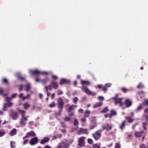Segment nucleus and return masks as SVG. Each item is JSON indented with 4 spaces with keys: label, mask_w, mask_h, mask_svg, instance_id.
<instances>
[{
    "label": "nucleus",
    "mask_w": 148,
    "mask_h": 148,
    "mask_svg": "<svg viewBox=\"0 0 148 148\" xmlns=\"http://www.w3.org/2000/svg\"><path fill=\"white\" fill-rule=\"evenodd\" d=\"M18 110L21 112L22 115L21 119L20 121V124L22 126H24L26 124V122L27 121V117L25 116L26 112L24 110H21L19 109Z\"/></svg>",
    "instance_id": "1"
},
{
    "label": "nucleus",
    "mask_w": 148,
    "mask_h": 148,
    "mask_svg": "<svg viewBox=\"0 0 148 148\" xmlns=\"http://www.w3.org/2000/svg\"><path fill=\"white\" fill-rule=\"evenodd\" d=\"M69 147V144L68 143L62 142L60 143L55 147L56 148H68Z\"/></svg>",
    "instance_id": "2"
},
{
    "label": "nucleus",
    "mask_w": 148,
    "mask_h": 148,
    "mask_svg": "<svg viewBox=\"0 0 148 148\" xmlns=\"http://www.w3.org/2000/svg\"><path fill=\"white\" fill-rule=\"evenodd\" d=\"M103 131L102 130H99L93 134V136L95 140H97L100 138L101 136V132Z\"/></svg>",
    "instance_id": "3"
},
{
    "label": "nucleus",
    "mask_w": 148,
    "mask_h": 148,
    "mask_svg": "<svg viewBox=\"0 0 148 148\" xmlns=\"http://www.w3.org/2000/svg\"><path fill=\"white\" fill-rule=\"evenodd\" d=\"M81 88L82 91L85 92L88 95H91L92 96L96 95V93L95 92H92L89 89L86 87L82 86Z\"/></svg>",
    "instance_id": "4"
},
{
    "label": "nucleus",
    "mask_w": 148,
    "mask_h": 148,
    "mask_svg": "<svg viewBox=\"0 0 148 148\" xmlns=\"http://www.w3.org/2000/svg\"><path fill=\"white\" fill-rule=\"evenodd\" d=\"M10 116L14 120L17 119L18 117V113L16 112H14L12 110H10Z\"/></svg>",
    "instance_id": "5"
},
{
    "label": "nucleus",
    "mask_w": 148,
    "mask_h": 148,
    "mask_svg": "<svg viewBox=\"0 0 148 148\" xmlns=\"http://www.w3.org/2000/svg\"><path fill=\"white\" fill-rule=\"evenodd\" d=\"M123 99V98H118L116 97H115L114 100L115 104L116 105L119 104V106H122L124 104L122 102V100Z\"/></svg>",
    "instance_id": "6"
},
{
    "label": "nucleus",
    "mask_w": 148,
    "mask_h": 148,
    "mask_svg": "<svg viewBox=\"0 0 148 148\" xmlns=\"http://www.w3.org/2000/svg\"><path fill=\"white\" fill-rule=\"evenodd\" d=\"M57 102L59 109H63L64 104L63 99L61 98H59L57 100Z\"/></svg>",
    "instance_id": "7"
},
{
    "label": "nucleus",
    "mask_w": 148,
    "mask_h": 148,
    "mask_svg": "<svg viewBox=\"0 0 148 148\" xmlns=\"http://www.w3.org/2000/svg\"><path fill=\"white\" fill-rule=\"evenodd\" d=\"M85 137H82L78 140V144L79 146L83 147L85 145L84 139Z\"/></svg>",
    "instance_id": "8"
},
{
    "label": "nucleus",
    "mask_w": 148,
    "mask_h": 148,
    "mask_svg": "<svg viewBox=\"0 0 148 148\" xmlns=\"http://www.w3.org/2000/svg\"><path fill=\"white\" fill-rule=\"evenodd\" d=\"M36 136V134L33 131H30L27 133L26 136L23 138L24 139L25 138H27L32 136Z\"/></svg>",
    "instance_id": "9"
},
{
    "label": "nucleus",
    "mask_w": 148,
    "mask_h": 148,
    "mask_svg": "<svg viewBox=\"0 0 148 148\" xmlns=\"http://www.w3.org/2000/svg\"><path fill=\"white\" fill-rule=\"evenodd\" d=\"M102 128L103 130H110L111 129L112 127L108 123H106L102 126Z\"/></svg>",
    "instance_id": "10"
},
{
    "label": "nucleus",
    "mask_w": 148,
    "mask_h": 148,
    "mask_svg": "<svg viewBox=\"0 0 148 148\" xmlns=\"http://www.w3.org/2000/svg\"><path fill=\"white\" fill-rule=\"evenodd\" d=\"M88 130L86 129L81 128L78 132L77 134H88Z\"/></svg>",
    "instance_id": "11"
},
{
    "label": "nucleus",
    "mask_w": 148,
    "mask_h": 148,
    "mask_svg": "<svg viewBox=\"0 0 148 148\" xmlns=\"http://www.w3.org/2000/svg\"><path fill=\"white\" fill-rule=\"evenodd\" d=\"M24 87L26 88L25 91L27 92L29 91L31 88V84L29 83H27L24 86Z\"/></svg>",
    "instance_id": "12"
},
{
    "label": "nucleus",
    "mask_w": 148,
    "mask_h": 148,
    "mask_svg": "<svg viewBox=\"0 0 148 148\" xmlns=\"http://www.w3.org/2000/svg\"><path fill=\"white\" fill-rule=\"evenodd\" d=\"M70 81L69 80L66 79H62L60 81V84L61 85H63L65 84H69L70 83Z\"/></svg>",
    "instance_id": "13"
},
{
    "label": "nucleus",
    "mask_w": 148,
    "mask_h": 148,
    "mask_svg": "<svg viewBox=\"0 0 148 148\" xmlns=\"http://www.w3.org/2000/svg\"><path fill=\"white\" fill-rule=\"evenodd\" d=\"M50 140V138L48 137H45L41 140L40 143L42 144H44L45 143L48 142Z\"/></svg>",
    "instance_id": "14"
},
{
    "label": "nucleus",
    "mask_w": 148,
    "mask_h": 148,
    "mask_svg": "<svg viewBox=\"0 0 148 148\" xmlns=\"http://www.w3.org/2000/svg\"><path fill=\"white\" fill-rule=\"evenodd\" d=\"M37 143V137H35L31 139L30 143L31 145H34Z\"/></svg>",
    "instance_id": "15"
},
{
    "label": "nucleus",
    "mask_w": 148,
    "mask_h": 148,
    "mask_svg": "<svg viewBox=\"0 0 148 148\" xmlns=\"http://www.w3.org/2000/svg\"><path fill=\"white\" fill-rule=\"evenodd\" d=\"M144 107V104L143 103H142L138 106L136 110H135V111L136 112H139Z\"/></svg>",
    "instance_id": "16"
},
{
    "label": "nucleus",
    "mask_w": 148,
    "mask_h": 148,
    "mask_svg": "<svg viewBox=\"0 0 148 148\" xmlns=\"http://www.w3.org/2000/svg\"><path fill=\"white\" fill-rule=\"evenodd\" d=\"M124 104L126 105V107H128L131 106L132 102L131 101L127 99L125 101Z\"/></svg>",
    "instance_id": "17"
},
{
    "label": "nucleus",
    "mask_w": 148,
    "mask_h": 148,
    "mask_svg": "<svg viewBox=\"0 0 148 148\" xmlns=\"http://www.w3.org/2000/svg\"><path fill=\"white\" fill-rule=\"evenodd\" d=\"M144 133L143 131H141L140 132H136L135 133V136L137 138L141 137L142 136V134Z\"/></svg>",
    "instance_id": "18"
},
{
    "label": "nucleus",
    "mask_w": 148,
    "mask_h": 148,
    "mask_svg": "<svg viewBox=\"0 0 148 148\" xmlns=\"http://www.w3.org/2000/svg\"><path fill=\"white\" fill-rule=\"evenodd\" d=\"M111 86V84L108 83L106 84L105 85V87L102 88L103 90L105 92L107 90V88L110 87Z\"/></svg>",
    "instance_id": "19"
},
{
    "label": "nucleus",
    "mask_w": 148,
    "mask_h": 148,
    "mask_svg": "<svg viewBox=\"0 0 148 148\" xmlns=\"http://www.w3.org/2000/svg\"><path fill=\"white\" fill-rule=\"evenodd\" d=\"M102 105V103L101 102H97L95 104L93 105V108H96L99 107L100 106Z\"/></svg>",
    "instance_id": "20"
},
{
    "label": "nucleus",
    "mask_w": 148,
    "mask_h": 148,
    "mask_svg": "<svg viewBox=\"0 0 148 148\" xmlns=\"http://www.w3.org/2000/svg\"><path fill=\"white\" fill-rule=\"evenodd\" d=\"M16 130L15 128L12 129L9 133L10 136H12L16 134Z\"/></svg>",
    "instance_id": "21"
},
{
    "label": "nucleus",
    "mask_w": 148,
    "mask_h": 148,
    "mask_svg": "<svg viewBox=\"0 0 148 148\" xmlns=\"http://www.w3.org/2000/svg\"><path fill=\"white\" fill-rule=\"evenodd\" d=\"M5 90L2 88H0V95L3 96V97L6 96L8 94H4L3 92Z\"/></svg>",
    "instance_id": "22"
},
{
    "label": "nucleus",
    "mask_w": 148,
    "mask_h": 148,
    "mask_svg": "<svg viewBox=\"0 0 148 148\" xmlns=\"http://www.w3.org/2000/svg\"><path fill=\"white\" fill-rule=\"evenodd\" d=\"M51 84L54 89H56L58 88V85L57 82L52 81Z\"/></svg>",
    "instance_id": "23"
},
{
    "label": "nucleus",
    "mask_w": 148,
    "mask_h": 148,
    "mask_svg": "<svg viewBox=\"0 0 148 148\" xmlns=\"http://www.w3.org/2000/svg\"><path fill=\"white\" fill-rule=\"evenodd\" d=\"M81 83L83 85H86L89 86L90 85V82L85 80H81Z\"/></svg>",
    "instance_id": "24"
},
{
    "label": "nucleus",
    "mask_w": 148,
    "mask_h": 148,
    "mask_svg": "<svg viewBox=\"0 0 148 148\" xmlns=\"http://www.w3.org/2000/svg\"><path fill=\"white\" fill-rule=\"evenodd\" d=\"M116 112L114 110H111L109 115V118L110 119L112 116L116 115Z\"/></svg>",
    "instance_id": "25"
},
{
    "label": "nucleus",
    "mask_w": 148,
    "mask_h": 148,
    "mask_svg": "<svg viewBox=\"0 0 148 148\" xmlns=\"http://www.w3.org/2000/svg\"><path fill=\"white\" fill-rule=\"evenodd\" d=\"M29 71L30 73L32 75H37V70H35L34 71L32 70H29Z\"/></svg>",
    "instance_id": "26"
},
{
    "label": "nucleus",
    "mask_w": 148,
    "mask_h": 148,
    "mask_svg": "<svg viewBox=\"0 0 148 148\" xmlns=\"http://www.w3.org/2000/svg\"><path fill=\"white\" fill-rule=\"evenodd\" d=\"M16 76L18 77V79L21 81H23L25 79L23 77L20 76V73H18L16 74Z\"/></svg>",
    "instance_id": "27"
},
{
    "label": "nucleus",
    "mask_w": 148,
    "mask_h": 148,
    "mask_svg": "<svg viewBox=\"0 0 148 148\" xmlns=\"http://www.w3.org/2000/svg\"><path fill=\"white\" fill-rule=\"evenodd\" d=\"M30 106V105L27 102L24 103L23 105L24 108L26 109H27Z\"/></svg>",
    "instance_id": "28"
},
{
    "label": "nucleus",
    "mask_w": 148,
    "mask_h": 148,
    "mask_svg": "<svg viewBox=\"0 0 148 148\" xmlns=\"http://www.w3.org/2000/svg\"><path fill=\"white\" fill-rule=\"evenodd\" d=\"M90 113V111L88 110H86L84 113V117H88L89 116Z\"/></svg>",
    "instance_id": "29"
},
{
    "label": "nucleus",
    "mask_w": 148,
    "mask_h": 148,
    "mask_svg": "<svg viewBox=\"0 0 148 148\" xmlns=\"http://www.w3.org/2000/svg\"><path fill=\"white\" fill-rule=\"evenodd\" d=\"M97 126V124L95 123H94L93 124L91 125L90 126V129L91 130L96 127Z\"/></svg>",
    "instance_id": "30"
},
{
    "label": "nucleus",
    "mask_w": 148,
    "mask_h": 148,
    "mask_svg": "<svg viewBox=\"0 0 148 148\" xmlns=\"http://www.w3.org/2000/svg\"><path fill=\"white\" fill-rule=\"evenodd\" d=\"M38 75L39 74H44L45 75H47L49 73L46 72H42L41 71L38 70Z\"/></svg>",
    "instance_id": "31"
},
{
    "label": "nucleus",
    "mask_w": 148,
    "mask_h": 148,
    "mask_svg": "<svg viewBox=\"0 0 148 148\" xmlns=\"http://www.w3.org/2000/svg\"><path fill=\"white\" fill-rule=\"evenodd\" d=\"M56 105V103L54 102H53L49 104V106L50 108H52L55 107Z\"/></svg>",
    "instance_id": "32"
},
{
    "label": "nucleus",
    "mask_w": 148,
    "mask_h": 148,
    "mask_svg": "<svg viewBox=\"0 0 148 148\" xmlns=\"http://www.w3.org/2000/svg\"><path fill=\"white\" fill-rule=\"evenodd\" d=\"M10 146L11 148H15V143L14 141H11L10 142Z\"/></svg>",
    "instance_id": "33"
},
{
    "label": "nucleus",
    "mask_w": 148,
    "mask_h": 148,
    "mask_svg": "<svg viewBox=\"0 0 148 148\" xmlns=\"http://www.w3.org/2000/svg\"><path fill=\"white\" fill-rule=\"evenodd\" d=\"M78 123L79 122L78 120L77 119H75L73 124L75 126H76L77 127V128H78V126H77V125L78 124Z\"/></svg>",
    "instance_id": "34"
},
{
    "label": "nucleus",
    "mask_w": 148,
    "mask_h": 148,
    "mask_svg": "<svg viewBox=\"0 0 148 148\" xmlns=\"http://www.w3.org/2000/svg\"><path fill=\"white\" fill-rule=\"evenodd\" d=\"M100 144H95L93 145V148H100Z\"/></svg>",
    "instance_id": "35"
},
{
    "label": "nucleus",
    "mask_w": 148,
    "mask_h": 148,
    "mask_svg": "<svg viewBox=\"0 0 148 148\" xmlns=\"http://www.w3.org/2000/svg\"><path fill=\"white\" fill-rule=\"evenodd\" d=\"M74 108V105H72V106H69V108L67 109L68 112H70L71 111H72Z\"/></svg>",
    "instance_id": "36"
},
{
    "label": "nucleus",
    "mask_w": 148,
    "mask_h": 148,
    "mask_svg": "<svg viewBox=\"0 0 148 148\" xmlns=\"http://www.w3.org/2000/svg\"><path fill=\"white\" fill-rule=\"evenodd\" d=\"M144 104V107L145 106H148V100L147 99H145L144 100V101L142 103Z\"/></svg>",
    "instance_id": "37"
},
{
    "label": "nucleus",
    "mask_w": 148,
    "mask_h": 148,
    "mask_svg": "<svg viewBox=\"0 0 148 148\" xmlns=\"http://www.w3.org/2000/svg\"><path fill=\"white\" fill-rule=\"evenodd\" d=\"M45 89L46 91V92L47 93V97L49 96L50 95V93L48 92V87L47 86H45Z\"/></svg>",
    "instance_id": "38"
},
{
    "label": "nucleus",
    "mask_w": 148,
    "mask_h": 148,
    "mask_svg": "<svg viewBox=\"0 0 148 148\" xmlns=\"http://www.w3.org/2000/svg\"><path fill=\"white\" fill-rule=\"evenodd\" d=\"M5 134V132L3 130H0V137L2 136Z\"/></svg>",
    "instance_id": "39"
},
{
    "label": "nucleus",
    "mask_w": 148,
    "mask_h": 148,
    "mask_svg": "<svg viewBox=\"0 0 148 148\" xmlns=\"http://www.w3.org/2000/svg\"><path fill=\"white\" fill-rule=\"evenodd\" d=\"M108 111L107 107H105L101 112L102 113H105L106 112Z\"/></svg>",
    "instance_id": "40"
},
{
    "label": "nucleus",
    "mask_w": 148,
    "mask_h": 148,
    "mask_svg": "<svg viewBox=\"0 0 148 148\" xmlns=\"http://www.w3.org/2000/svg\"><path fill=\"white\" fill-rule=\"evenodd\" d=\"M114 148H121V145L120 144L118 143H116L115 144Z\"/></svg>",
    "instance_id": "41"
},
{
    "label": "nucleus",
    "mask_w": 148,
    "mask_h": 148,
    "mask_svg": "<svg viewBox=\"0 0 148 148\" xmlns=\"http://www.w3.org/2000/svg\"><path fill=\"white\" fill-rule=\"evenodd\" d=\"M78 100V99L77 97H75L73 99V102L75 104L77 103Z\"/></svg>",
    "instance_id": "42"
},
{
    "label": "nucleus",
    "mask_w": 148,
    "mask_h": 148,
    "mask_svg": "<svg viewBox=\"0 0 148 148\" xmlns=\"http://www.w3.org/2000/svg\"><path fill=\"white\" fill-rule=\"evenodd\" d=\"M5 100L6 102H8L12 100V99L11 97H7L5 98Z\"/></svg>",
    "instance_id": "43"
},
{
    "label": "nucleus",
    "mask_w": 148,
    "mask_h": 148,
    "mask_svg": "<svg viewBox=\"0 0 148 148\" xmlns=\"http://www.w3.org/2000/svg\"><path fill=\"white\" fill-rule=\"evenodd\" d=\"M126 118L129 123L133 121V119H132L128 117H126Z\"/></svg>",
    "instance_id": "44"
},
{
    "label": "nucleus",
    "mask_w": 148,
    "mask_h": 148,
    "mask_svg": "<svg viewBox=\"0 0 148 148\" xmlns=\"http://www.w3.org/2000/svg\"><path fill=\"white\" fill-rule=\"evenodd\" d=\"M7 104L6 103H5L4 104V106L3 108V111H5L7 110Z\"/></svg>",
    "instance_id": "45"
},
{
    "label": "nucleus",
    "mask_w": 148,
    "mask_h": 148,
    "mask_svg": "<svg viewBox=\"0 0 148 148\" xmlns=\"http://www.w3.org/2000/svg\"><path fill=\"white\" fill-rule=\"evenodd\" d=\"M125 121H123L122 122L121 125L120 127V128L121 129H123L124 128L125 126Z\"/></svg>",
    "instance_id": "46"
},
{
    "label": "nucleus",
    "mask_w": 148,
    "mask_h": 148,
    "mask_svg": "<svg viewBox=\"0 0 148 148\" xmlns=\"http://www.w3.org/2000/svg\"><path fill=\"white\" fill-rule=\"evenodd\" d=\"M71 120V118L70 117L66 116L64 119V120L66 121H69Z\"/></svg>",
    "instance_id": "47"
},
{
    "label": "nucleus",
    "mask_w": 148,
    "mask_h": 148,
    "mask_svg": "<svg viewBox=\"0 0 148 148\" xmlns=\"http://www.w3.org/2000/svg\"><path fill=\"white\" fill-rule=\"evenodd\" d=\"M144 87L143 85L141 83L139 84L138 86H137V88H142Z\"/></svg>",
    "instance_id": "48"
},
{
    "label": "nucleus",
    "mask_w": 148,
    "mask_h": 148,
    "mask_svg": "<svg viewBox=\"0 0 148 148\" xmlns=\"http://www.w3.org/2000/svg\"><path fill=\"white\" fill-rule=\"evenodd\" d=\"M2 82L4 84H7L8 83V81L5 78H3L2 80Z\"/></svg>",
    "instance_id": "49"
},
{
    "label": "nucleus",
    "mask_w": 148,
    "mask_h": 148,
    "mask_svg": "<svg viewBox=\"0 0 148 148\" xmlns=\"http://www.w3.org/2000/svg\"><path fill=\"white\" fill-rule=\"evenodd\" d=\"M147 125V124L145 123H143V127L144 128V129L146 130V126Z\"/></svg>",
    "instance_id": "50"
},
{
    "label": "nucleus",
    "mask_w": 148,
    "mask_h": 148,
    "mask_svg": "<svg viewBox=\"0 0 148 148\" xmlns=\"http://www.w3.org/2000/svg\"><path fill=\"white\" fill-rule=\"evenodd\" d=\"M144 93V92L143 91H141L138 92V94L137 95V97H141V96H140L141 95L143 94Z\"/></svg>",
    "instance_id": "51"
},
{
    "label": "nucleus",
    "mask_w": 148,
    "mask_h": 148,
    "mask_svg": "<svg viewBox=\"0 0 148 148\" xmlns=\"http://www.w3.org/2000/svg\"><path fill=\"white\" fill-rule=\"evenodd\" d=\"M88 142L89 144H91L92 143V140L91 139L89 138L88 140Z\"/></svg>",
    "instance_id": "52"
},
{
    "label": "nucleus",
    "mask_w": 148,
    "mask_h": 148,
    "mask_svg": "<svg viewBox=\"0 0 148 148\" xmlns=\"http://www.w3.org/2000/svg\"><path fill=\"white\" fill-rule=\"evenodd\" d=\"M58 95H60L62 94L63 92L62 91L60 90H58Z\"/></svg>",
    "instance_id": "53"
},
{
    "label": "nucleus",
    "mask_w": 148,
    "mask_h": 148,
    "mask_svg": "<svg viewBox=\"0 0 148 148\" xmlns=\"http://www.w3.org/2000/svg\"><path fill=\"white\" fill-rule=\"evenodd\" d=\"M52 78L54 79H57L58 78V77L55 75H53L52 76Z\"/></svg>",
    "instance_id": "54"
},
{
    "label": "nucleus",
    "mask_w": 148,
    "mask_h": 148,
    "mask_svg": "<svg viewBox=\"0 0 148 148\" xmlns=\"http://www.w3.org/2000/svg\"><path fill=\"white\" fill-rule=\"evenodd\" d=\"M7 106L10 107L12 105V103L10 102L8 103H7Z\"/></svg>",
    "instance_id": "55"
},
{
    "label": "nucleus",
    "mask_w": 148,
    "mask_h": 148,
    "mask_svg": "<svg viewBox=\"0 0 148 148\" xmlns=\"http://www.w3.org/2000/svg\"><path fill=\"white\" fill-rule=\"evenodd\" d=\"M23 86L22 85H21L20 86V87L19 89V91H21L23 89Z\"/></svg>",
    "instance_id": "56"
},
{
    "label": "nucleus",
    "mask_w": 148,
    "mask_h": 148,
    "mask_svg": "<svg viewBox=\"0 0 148 148\" xmlns=\"http://www.w3.org/2000/svg\"><path fill=\"white\" fill-rule=\"evenodd\" d=\"M124 92H126L127 91V90L125 88H122L121 89Z\"/></svg>",
    "instance_id": "57"
},
{
    "label": "nucleus",
    "mask_w": 148,
    "mask_h": 148,
    "mask_svg": "<svg viewBox=\"0 0 148 148\" xmlns=\"http://www.w3.org/2000/svg\"><path fill=\"white\" fill-rule=\"evenodd\" d=\"M17 95V94L16 93V94H13V95H12V96H11V99L12 98H14L16 96V95Z\"/></svg>",
    "instance_id": "58"
},
{
    "label": "nucleus",
    "mask_w": 148,
    "mask_h": 148,
    "mask_svg": "<svg viewBox=\"0 0 148 148\" xmlns=\"http://www.w3.org/2000/svg\"><path fill=\"white\" fill-rule=\"evenodd\" d=\"M48 90L49 89L50 90H51L52 89V87L51 85H49L48 86Z\"/></svg>",
    "instance_id": "59"
},
{
    "label": "nucleus",
    "mask_w": 148,
    "mask_h": 148,
    "mask_svg": "<svg viewBox=\"0 0 148 148\" xmlns=\"http://www.w3.org/2000/svg\"><path fill=\"white\" fill-rule=\"evenodd\" d=\"M28 140L27 139L24 140L23 145H24L26 144L28 142Z\"/></svg>",
    "instance_id": "60"
},
{
    "label": "nucleus",
    "mask_w": 148,
    "mask_h": 148,
    "mask_svg": "<svg viewBox=\"0 0 148 148\" xmlns=\"http://www.w3.org/2000/svg\"><path fill=\"white\" fill-rule=\"evenodd\" d=\"M140 148H146L145 145L142 144L140 146Z\"/></svg>",
    "instance_id": "61"
},
{
    "label": "nucleus",
    "mask_w": 148,
    "mask_h": 148,
    "mask_svg": "<svg viewBox=\"0 0 148 148\" xmlns=\"http://www.w3.org/2000/svg\"><path fill=\"white\" fill-rule=\"evenodd\" d=\"M81 121L83 123H84L86 122V119L85 118H83L81 119Z\"/></svg>",
    "instance_id": "62"
},
{
    "label": "nucleus",
    "mask_w": 148,
    "mask_h": 148,
    "mask_svg": "<svg viewBox=\"0 0 148 148\" xmlns=\"http://www.w3.org/2000/svg\"><path fill=\"white\" fill-rule=\"evenodd\" d=\"M61 113L59 112H56L55 113V115L56 116H57L58 115H60L61 114Z\"/></svg>",
    "instance_id": "63"
},
{
    "label": "nucleus",
    "mask_w": 148,
    "mask_h": 148,
    "mask_svg": "<svg viewBox=\"0 0 148 148\" xmlns=\"http://www.w3.org/2000/svg\"><path fill=\"white\" fill-rule=\"evenodd\" d=\"M144 112L145 113L148 112V108L145 109L144 110Z\"/></svg>",
    "instance_id": "64"
}]
</instances>
